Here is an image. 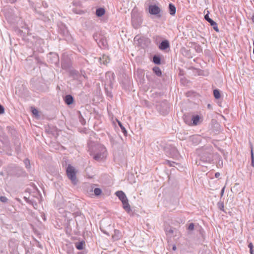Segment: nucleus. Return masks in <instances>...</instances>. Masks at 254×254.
Masks as SVG:
<instances>
[{
  "label": "nucleus",
  "mask_w": 254,
  "mask_h": 254,
  "mask_svg": "<svg viewBox=\"0 0 254 254\" xmlns=\"http://www.w3.org/2000/svg\"><path fill=\"white\" fill-rule=\"evenodd\" d=\"M116 194L122 201L124 209L127 213L130 212L131 211L130 206L128 203V199L125 193L122 191H118L116 192Z\"/></svg>",
  "instance_id": "nucleus-1"
},
{
  "label": "nucleus",
  "mask_w": 254,
  "mask_h": 254,
  "mask_svg": "<svg viewBox=\"0 0 254 254\" xmlns=\"http://www.w3.org/2000/svg\"><path fill=\"white\" fill-rule=\"evenodd\" d=\"M66 172L67 177L70 180L72 183L75 185L77 184V180L76 177V171L74 167L71 165H68L66 169Z\"/></svg>",
  "instance_id": "nucleus-2"
},
{
  "label": "nucleus",
  "mask_w": 254,
  "mask_h": 254,
  "mask_svg": "<svg viewBox=\"0 0 254 254\" xmlns=\"http://www.w3.org/2000/svg\"><path fill=\"white\" fill-rule=\"evenodd\" d=\"M100 152L97 153L94 156V158L97 161H99L103 158L106 155V148L103 146H100Z\"/></svg>",
  "instance_id": "nucleus-3"
},
{
  "label": "nucleus",
  "mask_w": 254,
  "mask_h": 254,
  "mask_svg": "<svg viewBox=\"0 0 254 254\" xmlns=\"http://www.w3.org/2000/svg\"><path fill=\"white\" fill-rule=\"evenodd\" d=\"M160 8L156 5H150L149 6V12L151 14L157 15L160 13Z\"/></svg>",
  "instance_id": "nucleus-4"
},
{
  "label": "nucleus",
  "mask_w": 254,
  "mask_h": 254,
  "mask_svg": "<svg viewBox=\"0 0 254 254\" xmlns=\"http://www.w3.org/2000/svg\"><path fill=\"white\" fill-rule=\"evenodd\" d=\"M170 46L169 41L167 40L163 41L159 46V48L161 50H165Z\"/></svg>",
  "instance_id": "nucleus-5"
},
{
  "label": "nucleus",
  "mask_w": 254,
  "mask_h": 254,
  "mask_svg": "<svg viewBox=\"0 0 254 254\" xmlns=\"http://www.w3.org/2000/svg\"><path fill=\"white\" fill-rule=\"evenodd\" d=\"M99 61L101 64H107L110 62V60L108 56L103 55L102 57L99 58Z\"/></svg>",
  "instance_id": "nucleus-6"
},
{
  "label": "nucleus",
  "mask_w": 254,
  "mask_h": 254,
  "mask_svg": "<svg viewBox=\"0 0 254 254\" xmlns=\"http://www.w3.org/2000/svg\"><path fill=\"white\" fill-rule=\"evenodd\" d=\"M98 44L100 47H103V48L106 47L108 45L107 40L102 36L100 37V39L99 40V41L98 42Z\"/></svg>",
  "instance_id": "nucleus-7"
},
{
  "label": "nucleus",
  "mask_w": 254,
  "mask_h": 254,
  "mask_svg": "<svg viewBox=\"0 0 254 254\" xmlns=\"http://www.w3.org/2000/svg\"><path fill=\"white\" fill-rule=\"evenodd\" d=\"M64 100L66 104L69 105L73 103V98L71 95H67L65 96Z\"/></svg>",
  "instance_id": "nucleus-8"
},
{
  "label": "nucleus",
  "mask_w": 254,
  "mask_h": 254,
  "mask_svg": "<svg viewBox=\"0 0 254 254\" xmlns=\"http://www.w3.org/2000/svg\"><path fill=\"white\" fill-rule=\"evenodd\" d=\"M169 12L172 15H174L176 11V8L174 5L172 3H170L169 5Z\"/></svg>",
  "instance_id": "nucleus-9"
},
{
  "label": "nucleus",
  "mask_w": 254,
  "mask_h": 254,
  "mask_svg": "<svg viewBox=\"0 0 254 254\" xmlns=\"http://www.w3.org/2000/svg\"><path fill=\"white\" fill-rule=\"evenodd\" d=\"M85 246V242L84 241H81L75 244V247L77 249L79 250H83Z\"/></svg>",
  "instance_id": "nucleus-10"
},
{
  "label": "nucleus",
  "mask_w": 254,
  "mask_h": 254,
  "mask_svg": "<svg viewBox=\"0 0 254 254\" xmlns=\"http://www.w3.org/2000/svg\"><path fill=\"white\" fill-rule=\"evenodd\" d=\"M105 11L104 8H99L96 10V14L98 16L100 17L103 16L105 14Z\"/></svg>",
  "instance_id": "nucleus-11"
},
{
  "label": "nucleus",
  "mask_w": 254,
  "mask_h": 254,
  "mask_svg": "<svg viewBox=\"0 0 254 254\" xmlns=\"http://www.w3.org/2000/svg\"><path fill=\"white\" fill-rule=\"evenodd\" d=\"M121 236L120 232L119 230H115V234L112 236L113 239L114 240H118Z\"/></svg>",
  "instance_id": "nucleus-12"
},
{
  "label": "nucleus",
  "mask_w": 254,
  "mask_h": 254,
  "mask_svg": "<svg viewBox=\"0 0 254 254\" xmlns=\"http://www.w3.org/2000/svg\"><path fill=\"white\" fill-rule=\"evenodd\" d=\"M153 70L157 76H160L161 75V71L159 67L155 66L153 67Z\"/></svg>",
  "instance_id": "nucleus-13"
},
{
  "label": "nucleus",
  "mask_w": 254,
  "mask_h": 254,
  "mask_svg": "<svg viewBox=\"0 0 254 254\" xmlns=\"http://www.w3.org/2000/svg\"><path fill=\"white\" fill-rule=\"evenodd\" d=\"M190 140L195 144H197L199 142V137L197 136H192L190 137Z\"/></svg>",
  "instance_id": "nucleus-14"
},
{
  "label": "nucleus",
  "mask_w": 254,
  "mask_h": 254,
  "mask_svg": "<svg viewBox=\"0 0 254 254\" xmlns=\"http://www.w3.org/2000/svg\"><path fill=\"white\" fill-rule=\"evenodd\" d=\"M191 120L193 121V125H196L199 121V117L198 116H193Z\"/></svg>",
  "instance_id": "nucleus-15"
},
{
  "label": "nucleus",
  "mask_w": 254,
  "mask_h": 254,
  "mask_svg": "<svg viewBox=\"0 0 254 254\" xmlns=\"http://www.w3.org/2000/svg\"><path fill=\"white\" fill-rule=\"evenodd\" d=\"M213 95L214 97L217 99H218L220 98V91L218 89H215L213 90Z\"/></svg>",
  "instance_id": "nucleus-16"
},
{
  "label": "nucleus",
  "mask_w": 254,
  "mask_h": 254,
  "mask_svg": "<svg viewBox=\"0 0 254 254\" xmlns=\"http://www.w3.org/2000/svg\"><path fill=\"white\" fill-rule=\"evenodd\" d=\"M251 159H252L251 164H252V166H254V154L253 152V148L252 144H251Z\"/></svg>",
  "instance_id": "nucleus-17"
},
{
  "label": "nucleus",
  "mask_w": 254,
  "mask_h": 254,
  "mask_svg": "<svg viewBox=\"0 0 254 254\" xmlns=\"http://www.w3.org/2000/svg\"><path fill=\"white\" fill-rule=\"evenodd\" d=\"M153 62L155 64H160V58L159 57L154 56L153 57Z\"/></svg>",
  "instance_id": "nucleus-18"
},
{
  "label": "nucleus",
  "mask_w": 254,
  "mask_h": 254,
  "mask_svg": "<svg viewBox=\"0 0 254 254\" xmlns=\"http://www.w3.org/2000/svg\"><path fill=\"white\" fill-rule=\"evenodd\" d=\"M204 18H205V19L206 21H208V22L210 24H211V23H212L214 22V21H213L212 19H211L210 18H209V15H208V14H206V15L204 16Z\"/></svg>",
  "instance_id": "nucleus-19"
},
{
  "label": "nucleus",
  "mask_w": 254,
  "mask_h": 254,
  "mask_svg": "<svg viewBox=\"0 0 254 254\" xmlns=\"http://www.w3.org/2000/svg\"><path fill=\"white\" fill-rule=\"evenodd\" d=\"M94 192L96 195H99L101 193L102 190L99 188H96L94 189Z\"/></svg>",
  "instance_id": "nucleus-20"
},
{
  "label": "nucleus",
  "mask_w": 254,
  "mask_h": 254,
  "mask_svg": "<svg viewBox=\"0 0 254 254\" xmlns=\"http://www.w3.org/2000/svg\"><path fill=\"white\" fill-rule=\"evenodd\" d=\"M143 39H144V38L141 37L140 36L137 35V36H136L134 37V41L135 42L138 41L139 42V43H140L139 41H142L143 40Z\"/></svg>",
  "instance_id": "nucleus-21"
},
{
  "label": "nucleus",
  "mask_w": 254,
  "mask_h": 254,
  "mask_svg": "<svg viewBox=\"0 0 254 254\" xmlns=\"http://www.w3.org/2000/svg\"><path fill=\"white\" fill-rule=\"evenodd\" d=\"M32 112L34 115L35 116H38V111L35 108H32Z\"/></svg>",
  "instance_id": "nucleus-22"
},
{
  "label": "nucleus",
  "mask_w": 254,
  "mask_h": 254,
  "mask_svg": "<svg viewBox=\"0 0 254 254\" xmlns=\"http://www.w3.org/2000/svg\"><path fill=\"white\" fill-rule=\"evenodd\" d=\"M188 229L190 231H192L194 230V224L192 223H191L189 224Z\"/></svg>",
  "instance_id": "nucleus-23"
},
{
  "label": "nucleus",
  "mask_w": 254,
  "mask_h": 254,
  "mask_svg": "<svg viewBox=\"0 0 254 254\" xmlns=\"http://www.w3.org/2000/svg\"><path fill=\"white\" fill-rule=\"evenodd\" d=\"M249 248H250V253L251 254H253V244L252 243H250L249 244V246H248Z\"/></svg>",
  "instance_id": "nucleus-24"
},
{
  "label": "nucleus",
  "mask_w": 254,
  "mask_h": 254,
  "mask_svg": "<svg viewBox=\"0 0 254 254\" xmlns=\"http://www.w3.org/2000/svg\"><path fill=\"white\" fill-rule=\"evenodd\" d=\"M175 230L172 228H170L168 229H166V232L168 234H173Z\"/></svg>",
  "instance_id": "nucleus-25"
},
{
  "label": "nucleus",
  "mask_w": 254,
  "mask_h": 254,
  "mask_svg": "<svg viewBox=\"0 0 254 254\" xmlns=\"http://www.w3.org/2000/svg\"><path fill=\"white\" fill-rule=\"evenodd\" d=\"M0 200L2 202H6L7 200V198L5 196H1L0 197Z\"/></svg>",
  "instance_id": "nucleus-26"
},
{
  "label": "nucleus",
  "mask_w": 254,
  "mask_h": 254,
  "mask_svg": "<svg viewBox=\"0 0 254 254\" xmlns=\"http://www.w3.org/2000/svg\"><path fill=\"white\" fill-rule=\"evenodd\" d=\"M118 124H119V125L120 126V127L121 128V129H122V130L123 132H124V133H125V132H127V131H126V130L125 128V127L123 126V125H122L121 123V122H118Z\"/></svg>",
  "instance_id": "nucleus-27"
},
{
  "label": "nucleus",
  "mask_w": 254,
  "mask_h": 254,
  "mask_svg": "<svg viewBox=\"0 0 254 254\" xmlns=\"http://www.w3.org/2000/svg\"><path fill=\"white\" fill-rule=\"evenodd\" d=\"M24 163L26 165V167L27 168H29V166H30V163H29V161L28 160H25L24 161Z\"/></svg>",
  "instance_id": "nucleus-28"
},
{
  "label": "nucleus",
  "mask_w": 254,
  "mask_h": 254,
  "mask_svg": "<svg viewBox=\"0 0 254 254\" xmlns=\"http://www.w3.org/2000/svg\"><path fill=\"white\" fill-rule=\"evenodd\" d=\"M4 112V109L2 106L0 105V114H3Z\"/></svg>",
  "instance_id": "nucleus-29"
},
{
  "label": "nucleus",
  "mask_w": 254,
  "mask_h": 254,
  "mask_svg": "<svg viewBox=\"0 0 254 254\" xmlns=\"http://www.w3.org/2000/svg\"><path fill=\"white\" fill-rule=\"evenodd\" d=\"M218 207L220 208V209L223 210V208L224 207V205L223 203H219Z\"/></svg>",
  "instance_id": "nucleus-30"
},
{
  "label": "nucleus",
  "mask_w": 254,
  "mask_h": 254,
  "mask_svg": "<svg viewBox=\"0 0 254 254\" xmlns=\"http://www.w3.org/2000/svg\"><path fill=\"white\" fill-rule=\"evenodd\" d=\"M212 26H213V28H214V27H215V26H217V23L214 21L212 23H211L210 24Z\"/></svg>",
  "instance_id": "nucleus-31"
},
{
  "label": "nucleus",
  "mask_w": 254,
  "mask_h": 254,
  "mask_svg": "<svg viewBox=\"0 0 254 254\" xmlns=\"http://www.w3.org/2000/svg\"><path fill=\"white\" fill-rule=\"evenodd\" d=\"M212 26H213V28H214V27H215V26H217V23L214 21L212 23H211L210 24Z\"/></svg>",
  "instance_id": "nucleus-32"
},
{
  "label": "nucleus",
  "mask_w": 254,
  "mask_h": 254,
  "mask_svg": "<svg viewBox=\"0 0 254 254\" xmlns=\"http://www.w3.org/2000/svg\"><path fill=\"white\" fill-rule=\"evenodd\" d=\"M219 176H220V173H219L217 172V173H215V176L216 178L219 177Z\"/></svg>",
  "instance_id": "nucleus-33"
},
{
  "label": "nucleus",
  "mask_w": 254,
  "mask_h": 254,
  "mask_svg": "<svg viewBox=\"0 0 254 254\" xmlns=\"http://www.w3.org/2000/svg\"><path fill=\"white\" fill-rule=\"evenodd\" d=\"M213 29L216 31V32H218L219 31V29L218 28V27L217 26H215V27H214Z\"/></svg>",
  "instance_id": "nucleus-34"
},
{
  "label": "nucleus",
  "mask_w": 254,
  "mask_h": 254,
  "mask_svg": "<svg viewBox=\"0 0 254 254\" xmlns=\"http://www.w3.org/2000/svg\"><path fill=\"white\" fill-rule=\"evenodd\" d=\"M158 38H159V36H155L153 37V39L155 40V39H157Z\"/></svg>",
  "instance_id": "nucleus-35"
},
{
  "label": "nucleus",
  "mask_w": 254,
  "mask_h": 254,
  "mask_svg": "<svg viewBox=\"0 0 254 254\" xmlns=\"http://www.w3.org/2000/svg\"><path fill=\"white\" fill-rule=\"evenodd\" d=\"M16 0H9V1L11 3L12 2H14L16 1Z\"/></svg>",
  "instance_id": "nucleus-36"
},
{
  "label": "nucleus",
  "mask_w": 254,
  "mask_h": 254,
  "mask_svg": "<svg viewBox=\"0 0 254 254\" xmlns=\"http://www.w3.org/2000/svg\"><path fill=\"white\" fill-rule=\"evenodd\" d=\"M43 220H44V221H45V220H46V217H45V215H44V214H43Z\"/></svg>",
  "instance_id": "nucleus-37"
},
{
  "label": "nucleus",
  "mask_w": 254,
  "mask_h": 254,
  "mask_svg": "<svg viewBox=\"0 0 254 254\" xmlns=\"http://www.w3.org/2000/svg\"><path fill=\"white\" fill-rule=\"evenodd\" d=\"M224 188H223L222 189V190H221V193H222V194H223V193L224 192Z\"/></svg>",
  "instance_id": "nucleus-38"
},
{
  "label": "nucleus",
  "mask_w": 254,
  "mask_h": 254,
  "mask_svg": "<svg viewBox=\"0 0 254 254\" xmlns=\"http://www.w3.org/2000/svg\"><path fill=\"white\" fill-rule=\"evenodd\" d=\"M252 20H253V21H254V15L252 16Z\"/></svg>",
  "instance_id": "nucleus-39"
},
{
  "label": "nucleus",
  "mask_w": 254,
  "mask_h": 254,
  "mask_svg": "<svg viewBox=\"0 0 254 254\" xmlns=\"http://www.w3.org/2000/svg\"><path fill=\"white\" fill-rule=\"evenodd\" d=\"M173 250H174V251H175V250H176V246H174L173 247Z\"/></svg>",
  "instance_id": "nucleus-40"
},
{
  "label": "nucleus",
  "mask_w": 254,
  "mask_h": 254,
  "mask_svg": "<svg viewBox=\"0 0 254 254\" xmlns=\"http://www.w3.org/2000/svg\"><path fill=\"white\" fill-rule=\"evenodd\" d=\"M210 105L209 104V105H208V107H210Z\"/></svg>",
  "instance_id": "nucleus-41"
},
{
  "label": "nucleus",
  "mask_w": 254,
  "mask_h": 254,
  "mask_svg": "<svg viewBox=\"0 0 254 254\" xmlns=\"http://www.w3.org/2000/svg\"><path fill=\"white\" fill-rule=\"evenodd\" d=\"M97 37V35H96L94 37V38H95V37Z\"/></svg>",
  "instance_id": "nucleus-42"
},
{
  "label": "nucleus",
  "mask_w": 254,
  "mask_h": 254,
  "mask_svg": "<svg viewBox=\"0 0 254 254\" xmlns=\"http://www.w3.org/2000/svg\"><path fill=\"white\" fill-rule=\"evenodd\" d=\"M253 53H254V48H253Z\"/></svg>",
  "instance_id": "nucleus-43"
}]
</instances>
